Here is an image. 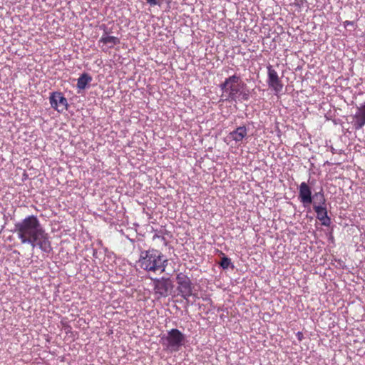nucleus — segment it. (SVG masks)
Here are the masks:
<instances>
[{"label": "nucleus", "mask_w": 365, "mask_h": 365, "mask_svg": "<svg viewBox=\"0 0 365 365\" xmlns=\"http://www.w3.org/2000/svg\"><path fill=\"white\" fill-rule=\"evenodd\" d=\"M146 1L151 6H155L158 4L157 0H146Z\"/></svg>", "instance_id": "nucleus-18"}, {"label": "nucleus", "mask_w": 365, "mask_h": 365, "mask_svg": "<svg viewBox=\"0 0 365 365\" xmlns=\"http://www.w3.org/2000/svg\"><path fill=\"white\" fill-rule=\"evenodd\" d=\"M307 2V0H294V5L299 8H302Z\"/></svg>", "instance_id": "nucleus-17"}, {"label": "nucleus", "mask_w": 365, "mask_h": 365, "mask_svg": "<svg viewBox=\"0 0 365 365\" xmlns=\"http://www.w3.org/2000/svg\"><path fill=\"white\" fill-rule=\"evenodd\" d=\"M313 208L317 213V219L321 222L324 226H329L331 224V219L328 217L326 206L313 205Z\"/></svg>", "instance_id": "nucleus-11"}, {"label": "nucleus", "mask_w": 365, "mask_h": 365, "mask_svg": "<svg viewBox=\"0 0 365 365\" xmlns=\"http://www.w3.org/2000/svg\"><path fill=\"white\" fill-rule=\"evenodd\" d=\"M153 283L155 294H158V297H166L168 296L169 292L173 287L169 278L155 279Z\"/></svg>", "instance_id": "nucleus-6"}, {"label": "nucleus", "mask_w": 365, "mask_h": 365, "mask_svg": "<svg viewBox=\"0 0 365 365\" xmlns=\"http://www.w3.org/2000/svg\"><path fill=\"white\" fill-rule=\"evenodd\" d=\"M267 83L269 87L276 93H279L283 89L284 85L282 80L271 65L267 66Z\"/></svg>", "instance_id": "nucleus-7"}, {"label": "nucleus", "mask_w": 365, "mask_h": 365, "mask_svg": "<svg viewBox=\"0 0 365 365\" xmlns=\"http://www.w3.org/2000/svg\"><path fill=\"white\" fill-rule=\"evenodd\" d=\"M156 238H160L163 240H165L164 237H160L158 235H155L153 237V240H155Z\"/></svg>", "instance_id": "nucleus-20"}, {"label": "nucleus", "mask_w": 365, "mask_h": 365, "mask_svg": "<svg viewBox=\"0 0 365 365\" xmlns=\"http://www.w3.org/2000/svg\"><path fill=\"white\" fill-rule=\"evenodd\" d=\"M99 42L103 43L104 45H107L108 48H111L114 46L120 43V39L113 36H103L100 38Z\"/></svg>", "instance_id": "nucleus-13"}, {"label": "nucleus", "mask_w": 365, "mask_h": 365, "mask_svg": "<svg viewBox=\"0 0 365 365\" xmlns=\"http://www.w3.org/2000/svg\"><path fill=\"white\" fill-rule=\"evenodd\" d=\"M313 198L315 200L314 205L326 206V199L323 192H316Z\"/></svg>", "instance_id": "nucleus-15"}, {"label": "nucleus", "mask_w": 365, "mask_h": 365, "mask_svg": "<svg viewBox=\"0 0 365 365\" xmlns=\"http://www.w3.org/2000/svg\"><path fill=\"white\" fill-rule=\"evenodd\" d=\"M14 232L16 233L21 244H29L33 248L38 247L46 253H49L52 250L48 234L34 215H29L16 223Z\"/></svg>", "instance_id": "nucleus-1"}, {"label": "nucleus", "mask_w": 365, "mask_h": 365, "mask_svg": "<svg viewBox=\"0 0 365 365\" xmlns=\"http://www.w3.org/2000/svg\"><path fill=\"white\" fill-rule=\"evenodd\" d=\"M297 335L298 339L299 341H301L302 339V337H303L302 333V332H298Z\"/></svg>", "instance_id": "nucleus-21"}, {"label": "nucleus", "mask_w": 365, "mask_h": 365, "mask_svg": "<svg viewBox=\"0 0 365 365\" xmlns=\"http://www.w3.org/2000/svg\"><path fill=\"white\" fill-rule=\"evenodd\" d=\"M51 106L58 112L67 108V100L60 92H53L49 97Z\"/></svg>", "instance_id": "nucleus-8"}, {"label": "nucleus", "mask_w": 365, "mask_h": 365, "mask_svg": "<svg viewBox=\"0 0 365 365\" xmlns=\"http://www.w3.org/2000/svg\"><path fill=\"white\" fill-rule=\"evenodd\" d=\"M299 198L304 205H310L312 202L311 188L305 182H302L299 185Z\"/></svg>", "instance_id": "nucleus-9"}, {"label": "nucleus", "mask_w": 365, "mask_h": 365, "mask_svg": "<svg viewBox=\"0 0 365 365\" xmlns=\"http://www.w3.org/2000/svg\"><path fill=\"white\" fill-rule=\"evenodd\" d=\"M91 81L92 77L88 73H84L78 78L77 88L83 90Z\"/></svg>", "instance_id": "nucleus-14"}, {"label": "nucleus", "mask_w": 365, "mask_h": 365, "mask_svg": "<svg viewBox=\"0 0 365 365\" xmlns=\"http://www.w3.org/2000/svg\"><path fill=\"white\" fill-rule=\"evenodd\" d=\"M354 126L356 130H360L365 125V103L359 107L353 116Z\"/></svg>", "instance_id": "nucleus-10"}, {"label": "nucleus", "mask_w": 365, "mask_h": 365, "mask_svg": "<svg viewBox=\"0 0 365 365\" xmlns=\"http://www.w3.org/2000/svg\"><path fill=\"white\" fill-rule=\"evenodd\" d=\"M245 86L246 85L240 76L236 74L226 78L220 85L221 89L228 94V98L234 101H236L241 96L242 100H248L249 94L243 91Z\"/></svg>", "instance_id": "nucleus-3"}, {"label": "nucleus", "mask_w": 365, "mask_h": 365, "mask_svg": "<svg viewBox=\"0 0 365 365\" xmlns=\"http://www.w3.org/2000/svg\"><path fill=\"white\" fill-rule=\"evenodd\" d=\"M354 21H345L344 22V25L345 27L348 26H354Z\"/></svg>", "instance_id": "nucleus-19"}, {"label": "nucleus", "mask_w": 365, "mask_h": 365, "mask_svg": "<svg viewBox=\"0 0 365 365\" xmlns=\"http://www.w3.org/2000/svg\"><path fill=\"white\" fill-rule=\"evenodd\" d=\"M230 263H231V260L230 258H228L227 257H223L220 262V266L223 269H227L229 267Z\"/></svg>", "instance_id": "nucleus-16"}, {"label": "nucleus", "mask_w": 365, "mask_h": 365, "mask_svg": "<svg viewBox=\"0 0 365 365\" xmlns=\"http://www.w3.org/2000/svg\"><path fill=\"white\" fill-rule=\"evenodd\" d=\"M137 264L145 271L162 273L165 269L168 260L163 258V254L159 250L149 249L140 252Z\"/></svg>", "instance_id": "nucleus-2"}, {"label": "nucleus", "mask_w": 365, "mask_h": 365, "mask_svg": "<svg viewBox=\"0 0 365 365\" xmlns=\"http://www.w3.org/2000/svg\"><path fill=\"white\" fill-rule=\"evenodd\" d=\"M247 130L245 126H240L229 134V137L236 143L242 142L247 136Z\"/></svg>", "instance_id": "nucleus-12"}, {"label": "nucleus", "mask_w": 365, "mask_h": 365, "mask_svg": "<svg viewBox=\"0 0 365 365\" xmlns=\"http://www.w3.org/2000/svg\"><path fill=\"white\" fill-rule=\"evenodd\" d=\"M167 341V347L172 350L177 351L182 345L184 341L183 334L177 329H172L168 331V336L165 337Z\"/></svg>", "instance_id": "nucleus-5"}, {"label": "nucleus", "mask_w": 365, "mask_h": 365, "mask_svg": "<svg viewBox=\"0 0 365 365\" xmlns=\"http://www.w3.org/2000/svg\"><path fill=\"white\" fill-rule=\"evenodd\" d=\"M176 282L178 284V290L180 293L182 297L185 299L192 294L193 286L190 278L182 272H180L176 276Z\"/></svg>", "instance_id": "nucleus-4"}]
</instances>
